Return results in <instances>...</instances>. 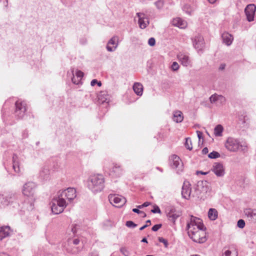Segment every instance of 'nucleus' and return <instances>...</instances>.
<instances>
[{"instance_id":"nucleus-1","label":"nucleus","mask_w":256,"mask_h":256,"mask_svg":"<svg viewBox=\"0 0 256 256\" xmlns=\"http://www.w3.org/2000/svg\"><path fill=\"white\" fill-rule=\"evenodd\" d=\"M104 179L102 174L91 176L88 181V186L94 193L101 192L104 188Z\"/></svg>"},{"instance_id":"nucleus-2","label":"nucleus","mask_w":256,"mask_h":256,"mask_svg":"<svg viewBox=\"0 0 256 256\" xmlns=\"http://www.w3.org/2000/svg\"><path fill=\"white\" fill-rule=\"evenodd\" d=\"M206 229L200 230L194 228L188 231L189 237L194 242L202 244L204 242L207 238L206 237Z\"/></svg>"},{"instance_id":"nucleus-3","label":"nucleus","mask_w":256,"mask_h":256,"mask_svg":"<svg viewBox=\"0 0 256 256\" xmlns=\"http://www.w3.org/2000/svg\"><path fill=\"white\" fill-rule=\"evenodd\" d=\"M225 146L228 150L232 152H237L240 150L244 151L246 148V146L242 144L239 139L233 137H228L227 138Z\"/></svg>"},{"instance_id":"nucleus-4","label":"nucleus","mask_w":256,"mask_h":256,"mask_svg":"<svg viewBox=\"0 0 256 256\" xmlns=\"http://www.w3.org/2000/svg\"><path fill=\"white\" fill-rule=\"evenodd\" d=\"M68 204V202L64 200L62 198H60L58 196L53 198L50 203L52 212L55 214L62 212Z\"/></svg>"},{"instance_id":"nucleus-5","label":"nucleus","mask_w":256,"mask_h":256,"mask_svg":"<svg viewBox=\"0 0 256 256\" xmlns=\"http://www.w3.org/2000/svg\"><path fill=\"white\" fill-rule=\"evenodd\" d=\"M190 220L187 222L186 230H188L194 228H198L200 230L206 229V227L204 226L202 220L197 217L190 215Z\"/></svg>"},{"instance_id":"nucleus-6","label":"nucleus","mask_w":256,"mask_h":256,"mask_svg":"<svg viewBox=\"0 0 256 256\" xmlns=\"http://www.w3.org/2000/svg\"><path fill=\"white\" fill-rule=\"evenodd\" d=\"M26 104L25 102L20 100L15 103L14 116L17 119H22L26 114Z\"/></svg>"},{"instance_id":"nucleus-7","label":"nucleus","mask_w":256,"mask_h":256,"mask_svg":"<svg viewBox=\"0 0 256 256\" xmlns=\"http://www.w3.org/2000/svg\"><path fill=\"white\" fill-rule=\"evenodd\" d=\"M76 190L73 188H68L62 192H60L58 194L60 198H62L66 201L67 200L70 202L76 198Z\"/></svg>"},{"instance_id":"nucleus-8","label":"nucleus","mask_w":256,"mask_h":256,"mask_svg":"<svg viewBox=\"0 0 256 256\" xmlns=\"http://www.w3.org/2000/svg\"><path fill=\"white\" fill-rule=\"evenodd\" d=\"M36 188V185L34 182H26L24 185L22 193L28 197H34Z\"/></svg>"},{"instance_id":"nucleus-9","label":"nucleus","mask_w":256,"mask_h":256,"mask_svg":"<svg viewBox=\"0 0 256 256\" xmlns=\"http://www.w3.org/2000/svg\"><path fill=\"white\" fill-rule=\"evenodd\" d=\"M108 199L112 204H116V206L119 208L122 206L126 202L124 197L116 194H110L108 196Z\"/></svg>"},{"instance_id":"nucleus-10","label":"nucleus","mask_w":256,"mask_h":256,"mask_svg":"<svg viewBox=\"0 0 256 256\" xmlns=\"http://www.w3.org/2000/svg\"><path fill=\"white\" fill-rule=\"evenodd\" d=\"M193 46L198 50H202L204 46V38L199 34H198L194 38L192 39Z\"/></svg>"},{"instance_id":"nucleus-11","label":"nucleus","mask_w":256,"mask_h":256,"mask_svg":"<svg viewBox=\"0 0 256 256\" xmlns=\"http://www.w3.org/2000/svg\"><path fill=\"white\" fill-rule=\"evenodd\" d=\"M256 6L254 4H248L244 9V12L248 22L254 20Z\"/></svg>"},{"instance_id":"nucleus-12","label":"nucleus","mask_w":256,"mask_h":256,"mask_svg":"<svg viewBox=\"0 0 256 256\" xmlns=\"http://www.w3.org/2000/svg\"><path fill=\"white\" fill-rule=\"evenodd\" d=\"M136 16L138 18V24L142 29L145 28L149 24L148 18L146 14L142 12H137Z\"/></svg>"},{"instance_id":"nucleus-13","label":"nucleus","mask_w":256,"mask_h":256,"mask_svg":"<svg viewBox=\"0 0 256 256\" xmlns=\"http://www.w3.org/2000/svg\"><path fill=\"white\" fill-rule=\"evenodd\" d=\"M212 170L218 177H222L225 174L224 166L220 162L214 163Z\"/></svg>"},{"instance_id":"nucleus-14","label":"nucleus","mask_w":256,"mask_h":256,"mask_svg":"<svg viewBox=\"0 0 256 256\" xmlns=\"http://www.w3.org/2000/svg\"><path fill=\"white\" fill-rule=\"evenodd\" d=\"M191 184L188 181L185 180L184 182L182 188V197L186 200H188L191 194Z\"/></svg>"},{"instance_id":"nucleus-15","label":"nucleus","mask_w":256,"mask_h":256,"mask_svg":"<svg viewBox=\"0 0 256 256\" xmlns=\"http://www.w3.org/2000/svg\"><path fill=\"white\" fill-rule=\"evenodd\" d=\"M244 213L248 220L252 223H256V209L246 208Z\"/></svg>"},{"instance_id":"nucleus-16","label":"nucleus","mask_w":256,"mask_h":256,"mask_svg":"<svg viewBox=\"0 0 256 256\" xmlns=\"http://www.w3.org/2000/svg\"><path fill=\"white\" fill-rule=\"evenodd\" d=\"M24 200V202H22V208L28 211L32 210L34 208V197H30Z\"/></svg>"},{"instance_id":"nucleus-17","label":"nucleus","mask_w":256,"mask_h":256,"mask_svg":"<svg viewBox=\"0 0 256 256\" xmlns=\"http://www.w3.org/2000/svg\"><path fill=\"white\" fill-rule=\"evenodd\" d=\"M118 40L117 36H113L108 40L106 47L108 51L112 52L116 50L118 45V44L116 43V40Z\"/></svg>"},{"instance_id":"nucleus-18","label":"nucleus","mask_w":256,"mask_h":256,"mask_svg":"<svg viewBox=\"0 0 256 256\" xmlns=\"http://www.w3.org/2000/svg\"><path fill=\"white\" fill-rule=\"evenodd\" d=\"M178 58L181 64L184 66H188L191 64V61L189 56L184 54H180Z\"/></svg>"},{"instance_id":"nucleus-19","label":"nucleus","mask_w":256,"mask_h":256,"mask_svg":"<svg viewBox=\"0 0 256 256\" xmlns=\"http://www.w3.org/2000/svg\"><path fill=\"white\" fill-rule=\"evenodd\" d=\"M222 42L226 46H230L233 41V36L228 32H224L222 34Z\"/></svg>"},{"instance_id":"nucleus-20","label":"nucleus","mask_w":256,"mask_h":256,"mask_svg":"<svg viewBox=\"0 0 256 256\" xmlns=\"http://www.w3.org/2000/svg\"><path fill=\"white\" fill-rule=\"evenodd\" d=\"M181 162V160L178 156L174 154L171 156L170 158V164L172 168H178V166H180Z\"/></svg>"},{"instance_id":"nucleus-21","label":"nucleus","mask_w":256,"mask_h":256,"mask_svg":"<svg viewBox=\"0 0 256 256\" xmlns=\"http://www.w3.org/2000/svg\"><path fill=\"white\" fill-rule=\"evenodd\" d=\"M64 249L68 253L74 256L78 254L80 251V249L78 247L72 246L70 244L67 246H65Z\"/></svg>"},{"instance_id":"nucleus-22","label":"nucleus","mask_w":256,"mask_h":256,"mask_svg":"<svg viewBox=\"0 0 256 256\" xmlns=\"http://www.w3.org/2000/svg\"><path fill=\"white\" fill-rule=\"evenodd\" d=\"M98 101L100 103L108 104L110 100V96L106 92H100L98 96Z\"/></svg>"},{"instance_id":"nucleus-23","label":"nucleus","mask_w":256,"mask_h":256,"mask_svg":"<svg viewBox=\"0 0 256 256\" xmlns=\"http://www.w3.org/2000/svg\"><path fill=\"white\" fill-rule=\"evenodd\" d=\"M206 181L200 180L197 183L196 190L198 192H206L208 189Z\"/></svg>"},{"instance_id":"nucleus-24","label":"nucleus","mask_w":256,"mask_h":256,"mask_svg":"<svg viewBox=\"0 0 256 256\" xmlns=\"http://www.w3.org/2000/svg\"><path fill=\"white\" fill-rule=\"evenodd\" d=\"M10 233V227L5 226L0 228V240L8 236Z\"/></svg>"},{"instance_id":"nucleus-25","label":"nucleus","mask_w":256,"mask_h":256,"mask_svg":"<svg viewBox=\"0 0 256 256\" xmlns=\"http://www.w3.org/2000/svg\"><path fill=\"white\" fill-rule=\"evenodd\" d=\"M133 90L138 96H141L143 93V86L140 82H135L133 86Z\"/></svg>"},{"instance_id":"nucleus-26","label":"nucleus","mask_w":256,"mask_h":256,"mask_svg":"<svg viewBox=\"0 0 256 256\" xmlns=\"http://www.w3.org/2000/svg\"><path fill=\"white\" fill-rule=\"evenodd\" d=\"M184 116L182 112L176 110L174 112L173 120L177 123L180 122L183 120Z\"/></svg>"},{"instance_id":"nucleus-27","label":"nucleus","mask_w":256,"mask_h":256,"mask_svg":"<svg viewBox=\"0 0 256 256\" xmlns=\"http://www.w3.org/2000/svg\"><path fill=\"white\" fill-rule=\"evenodd\" d=\"M173 24L180 28H184L186 26V22L178 18L173 20Z\"/></svg>"},{"instance_id":"nucleus-28","label":"nucleus","mask_w":256,"mask_h":256,"mask_svg":"<svg viewBox=\"0 0 256 256\" xmlns=\"http://www.w3.org/2000/svg\"><path fill=\"white\" fill-rule=\"evenodd\" d=\"M20 196L16 194H13L12 192L8 193L6 196H5V198L8 202V204L13 202L14 200L18 199Z\"/></svg>"},{"instance_id":"nucleus-29","label":"nucleus","mask_w":256,"mask_h":256,"mask_svg":"<svg viewBox=\"0 0 256 256\" xmlns=\"http://www.w3.org/2000/svg\"><path fill=\"white\" fill-rule=\"evenodd\" d=\"M18 159V156L16 154H14L12 157V167L13 169L15 172L17 173H20V166L18 162L16 161Z\"/></svg>"},{"instance_id":"nucleus-30","label":"nucleus","mask_w":256,"mask_h":256,"mask_svg":"<svg viewBox=\"0 0 256 256\" xmlns=\"http://www.w3.org/2000/svg\"><path fill=\"white\" fill-rule=\"evenodd\" d=\"M218 213L215 208H210L208 212V218L212 220H214L218 218Z\"/></svg>"},{"instance_id":"nucleus-31","label":"nucleus","mask_w":256,"mask_h":256,"mask_svg":"<svg viewBox=\"0 0 256 256\" xmlns=\"http://www.w3.org/2000/svg\"><path fill=\"white\" fill-rule=\"evenodd\" d=\"M182 215V212H177L172 214L166 216L170 222L172 223L173 225L176 224V221Z\"/></svg>"},{"instance_id":"nucleus-32","label":"nucleus","mask_w":256,"mask_h":256,"mask_svg":"<svg viewBox=\"0 0 256 256\" xmlns=\"http://www.w3.org/2000/svg\"><path fill=\"white\" fill-rule=\"evenodd\" d=\"M210 100L211 103H214L218 100H220V102H222L225 100V98L223 96L221 95L214 94L210 96Z\"/></svg>"},{"instance_id":"nucleus-33","label":"nucleus","mask_w":256,"mask_h":256,"mask_svg":"<svg viewBox=\"0 0 256 256\" xmlns=\"http://www.w3.org/2000/svg\"><path fill=\"white\" fill-rule=\"evenodd\" d=\"M40 176L42 179L44 180H47L49 178L50 176L49 170L46 168H43L40 172Z\"/></svg>"},{"instance_id":"nucleus-34","label":"nucleus","mask_w":256,"mask_h":256,"mask_svg":"<svg viewBox=\"0 0 256 256\" xmlns=\"http://www.w3.org/2000/svg\"><path fill=\"white\" fill-rule=\"evenodd\" d=\"M223 130L222 126L221 124H218L214 128V134L216 136H221Z\"/></svg>"},{"instance_id":"nucleus-35","label":"nucleus","mask_w":256,"mask_h":256,"mask_svg":"<svg viewBox=\"0 0 256 256\" xmlns=\"http://www.w3.org/2000/svg\"><path fill=\"white\" fill-rule=\"evenodd\" d=\"M112 172L115 174L116 176H120L122 174V169L119 166H114L112 170Z\"/></svg>"},{"instance_id":"nucleus-36","label":"nucleus","mask_w":256,"mask_h":256,"mask_svg":"<svg viewBox=\"0 0 256 256\" xmlns=\"http://www.w3.org/2000/svg\"><path fill=\"white\" fill-rule=\"evenodd\" d=\"M182 10L188 15H191L194 12V9L188 4H184L182 7Z\"/></svg>"},{"instance_id":"nucleus-37","label":"nucleus","mask_w":256,"mask_h":256,"mask_svg":"<svg viewBox=\"0 0 256 256\" xmlns=\"http://www.w3.org/2000/svg\"><path fill=\"white\" fill-rule=\"evenodd\" d=\"M180 212H181L176 210V208L174 206H170L168 207V208H167V209H166V216H168L170 214H174L175 213Z\"/></svg>"},{"instance_id":"nucleus-38","label":"nucleus","mask_w":256,"mask_h":256,"mask_svg":"<svg viewBox=\"0 0 256 256\" xmlns=\"http://www.w3.org/2000/svg\"><path fill=\"white\" fill-rule=\"evenodd\" d=\"M184 145L188 150H191L192 149V142L190 138H186Z\"/></svg>"},{"instance_id":"nucleus-39","label":"nucleus","mask_w":256,"mask_h":256,"mask_svg":"<svg viewBox=\"0 0 256 256\" xmlns=\"http://www.w3.org/2000/svg\"><path fill=\"white\" fill-rule=\"evenodd\" d=\"M164 4V0H158L154 3L156 8L159 10L163 8Z\"/></svg>"},{"instance_id":"nucleus-40","label":"nucleus","mask_w":256,"mask_h":256,"mask_svg":"<svg viewBox=\"0 0 256 256\" xmlns=\"http://www.w3.org/2000/svg\"><path fill=\"white\" fill-rule=\"evenodd\" d=\"M208 157L212 159H214L220 157V154L216 151H213L208 154Z\"/></svg>"},{"instance_id":"nucleus-41","label":"nucleus","mask_w":256,"mask_h":256,"mask_svg":"<svg viewBox=\"0 0 256 256\" xmlns=\"http://www.w3.org/2000/svg\"><path fill=\"white\" fill-rule=\"evenodd\" d=\"M2 120H3L4 122L6 125H12L14 123V121L10 122L9 120H8V116L5 114H2Z\"/></svg>"},{"instance_id":"nucleus-42","label":"nucleus","mask_w":256,"mask_h":256,"mask_svg":"<svg viewBox=\"0 0 256 256\" xmlns=\"http://www.w3.org/2000/svg\"><path fill=\"white\" fill-rule=\"evenodd\" d=\"M126 226L128 228H134L137 226V224L134 223L132 221L128 220L126 223Z\"/></svg>"},{"instance_id":"nucleus-43","label":"nucleus","mask_w":256,"mask_h":256,"mask_svg":"<svg viewBox=\"0 0 256 256\" xmlns=\"http://www.w3.org/2000/svg\"><path fill=\"white\" fill-rule=\"evenodd\" d=\"M158 241L160 242H162L164 244V247L165 248H168V240L162 238V237H159L158 238Z\"/></svg>"},{"instance_id":"nucleus-44","label":"nucleus","mask_w":256,"mask_h":256,"mask_svg":"<svg viewBox=\"0 0 256 256\" xmlns=\"http://www.w3.org/2000/svg\"><path fill=\"white\" fill-rule=\"evenodd\" d=\"M237 226L239 228H242L245 226V222L242 219H240L238 221Z\"/></svg>"},{"instance_id":"nucleus-45","label":"nucleus","mask_w":256,"mask_h":256,"mask_svg":"<svg viewBox=\"0 0 256 256\" xmlns=\"http://www.w3.org/2000/svg\"><path fill=\"white\" fill-rule=\"evenodd\" d=\"M151 212L154 214H156V213L160 214L161 212V210H160V208L158 206L154 205V206L153 209H152L151 210Z\"/></svg>"},{"instance_id":"nucleus-46","label":"nucleus","mask_w":256,"mask_h":256,"mask_svg":"<svg viewBox=\"0 0 256 256\" xmlns=\"http://www.w3.org/2000/svg\"><path fill=\"white\" fill-rule=\"evenodd\" d=\"M171 68L174 71H176L178 70L179 68V65L178 62H172V66H171Z\"/></svg>"},{"instance_id":"nucleus-47","label":"nucleus","mask_w":256,"mask_h":256,"mask_svg":"<svg viewBox=\"0 0 256 256\" xmlns=\"http://www.w3.org/2000/svg\"><path fill=\"white\" fill-rule=\"evenodd\" d=\"M76 76L77 77V78L80 80L84 76V72L81 70H77L76 72Z\"/></svg>"},{"instance_id":"nucleus-48","label":"nucleus","mask_w":256,"mask_h":256,"mask_svg":"<svg viewBox=\"0 0 256 256\" xmlns=\"http://www.w3.org/2000/svg\"><path fill=\"white\" fill-rule=\"evenodd\" d=\"M120 252L124 256H128V252L124 247H122L120 248Z\"/></svg>"},{"instance_id":"nucleus-49","label":"nucleus","mask_w":256,"mask_h":256,"mask_svg":"<svg viewBox=\"0 0 256 256\" xmlns=\"http://www.w3.org/2000/svg\"><path fill=\"white\" fill-rule=\"evenodd\" d=\"M162 226V224H155L154 225L152 228V230L154 232H156L158 231L160 228H161Z\"/></svg>"},{"instance_id":"nucleus-50","label":"nucleus","mask_w":256,"mask_h":256,"mask_svg":"<svg viewBox=\"0 0 256 256\" xmlns=\"http://www.w3.org/2000/svg\"><path fill=\"white\" fill-rule=\"evenodd\" d=\"M148 44L150 46H154L156 44V40L154 38H150L148 40Z\"/></svg>"},{"instance_id":"nucleus-51","label":"nucleus","mask_w":256,"mask_h":256,"mask_svg":"<svg viewBox=\"0 0 256 256\" xmlns=\"http://www.w3.org/2000/svg\"><path fill=\"white\" fill-rule=\"evenodd\" d=\"M224 256H238L236 253L232 255V252L230 250H226L224 253Z\"/></svg>"},{"instance_id":"nucleus-52","label":"nucleus","mask_w":256,"mask_h":256,"mask_svg":"<svg viewBox=\"0 0 256 256\" xmlns=\"http://www.w3.org/2000/svg\"><path fill=\"white\" fill-rule=\"evenodd\" d=\"M80 80H79L78 78H76L74 77V76H73V77L72 78V82L74 84H78V83H79V82H80Z\"/></svg>"},{"instance_id":"nucleus-53","label":"nucleus","mask_w":256,"mask_h":256,"mask_svg":"<svg viewBox=\"0 0 256 256\" xmlns=\"http://www.w3.org/2000/svg\"><path fill=\"white\" fill-rule=\"evenodd\" d=\"M68 242L70 244L72 243L74 245H78L80 243V240L78 238H75L72 240V242H70V241H69Z\"/></svg>"},{"instance_id":"nucleus-54","label":"nucleus","mask_w":256,"mask_h":256,"mask_svg":"<svg viewBox=\"0 0 256 256\" xmlns=\"http://www.w3.org/2000/svg\"><path fill=\"white\" fill-rule=\"evenodd\" d=\"M196 134L199 140L202 138V132L197 130Z\"/></svg>"},{"instance_id":"nucleus-55","label":"nucleus","mask_w":256,"mask_h":256,"mask_svg":"<svg viewBox=\"0 0 256 256\" xmlns=\"http://www.w3.org/2000/svg\"><path fill=\"white\" fill-rule=\"evenodd\" d=\"M77 226L78 225L75 224L74 226H72V231L74 234H75L77 232Z\"/></svg>"},{"instance_id":"nucleus-56","label":"nucleus","mask_w":256,"mask_h":256,"mask_svg":"<svg viewBox=\"0 0 256 256\" xmlns=\"http://www.w3.org/2000/svg\"><path fill=\"white\" fill-rule=\"evenodd\" d=\"M28 132L26 130H24L22 132V137H23V138H28Z\"/></svg>"},{"instance_id":"nucleus-57","label":"nucleus","mask_w":256,"mask_h":256,"mask_svg":"<svg viewBox=\"0 0 256 256\" xmlns=\"http://www.w3.org/2000/svg\"><path fill=\"white\" fill-rule=\"evenodd\" d=\"M208 148L206 147V148H204L202 150V154H208Z\"/></svg>"},{"instance_id":"nucleus-58","label":"nucleus","mask_w":256,"mask_h":256,"mask_svg":"<svg viewBox=\"0 0 256 256\" xmlns=\"http://www.w3.org/2000/svg\"><path fill=\"white\" fill-rule=\"evenodd\" d=\"M132 212H135V213H136L138 214H140V212H142V211L139 210L138 208H134L132 210Z\"/></svg>"},{"instance_id":"nucleus-59","label":"nucleus","mask_w":256,"mask_h":256,"mask_svg":"<svg viewBox=\"0 0 256 256\" xmlns=\"http://www.w3.org/2000/svg\"><path fill=\"white\" fill-rule=\"evenodd\" d=\"M96 82H98V80L96 79H94L91 81L90 84L93 86L96 84Z\"/></svg>"},{"instance_id":"nucleus-60","label":"nucleus","mask_w":256,"mask_h":256,"mask_svg":"<svg viewBox=\"0 0 256 256\" xmlns=\"http://www.w3.org/2000/svg\"><path fill=\"white\" fill-rule=\"evenodd\" d=\"M150 204V202H144L142 204V206L144 207H146L148 206Z\"/></svg>"},{"instance_id":"nucleus-61","label":"nucleus","mask_w":256,"mask_h":256,"mask_svg":"<svg viewBox=\"0 0 256 256\" xmlns=\"http://www.w3.org/2000/svg\"><path fill=\"white\" fill-rule=\"evenodd\" d=\"M148 226H149V225H148V224H146L144 225L143 226H142V227H140V230H144V228H147Z\"/></svg>"},{"instance_id":"nucleus-62","label":"nucleus","mask_w":256,"mask_h":256,"mask_svg":"<svg viewBox=\"0 0 256 256\" xmlns=\"http://www.w3.org/2000/svg\"><path fill=\"white\" fill-rule=\"evenodd\" d=\"M208 172H203L202 171H197L196 172V174H204V175H206L208 174Z\"/></svg>"},{"instance_id":"nucleus-63","label":"nucleus","mask_w":256,"mask_h":256,"mask_svg":"<svg viewBox=\"0 0 256 256\" xmlns=\"http://www.w3.org/2000/svg\"><path fill=\"white\" fill-rule=\"evenodd\" d=\"M225 66H226V65L224 64H221L219 68V69L220 70H223L224 69Z\"/></svg>"},{"instance_id":"nucleus-64","label":"nucleus","mask_w":256,"mask_h":256,"mask_svg":"<svg viewBox=\"0 0 256 256\" xmlns=\"http://www.w3.org/2000/svg\"><path fill=\"white\" fill-rule=\"evenodd\" d=\"M140 216L142 218H145V217L146 216V214L144 212H142H142H140Z\"/></svg>"}]
</instances>
